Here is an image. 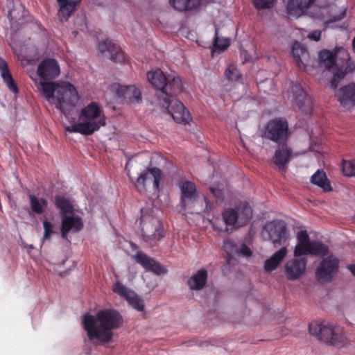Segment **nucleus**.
Masks as SVG:
<instances>
[{"label": "nucleus", "instance_id": "42", "mask_svg": "<svg viewBox=\"0 0 355 355\" xmlns=\"http://www.w3.org/2000/svg\"><path fill=\"white\" fill-rule=\"evenodd\" d=\"M225 75L231 80H236L240 77V72L234 65H230L225 71Z\"/></svg>", "mask_w": 355, "mask_h": 355}, {"label": "nucleus", "instance_id": "26", "mask_svg": "<svg viewBox=\"0 0 355 355\" xmlns=\"http://www.w3.org/2000/svg\"><path fill=\"white\" fill-rule=\"evenodd\" d=\"M311 182L320 188L324 192H329L332 190L330 181L322 170H318L311 177Z\"/></svg>", "mask_w": 355, "mask_h": 355}, {"label": "nucleus", "instance_id": "15", "mask_svg": "<svg viewBox=\"0 0 355 355\" xmlns=\"http://www.w3.org/2000/svg\"><path fill=\"white\" fill-rule=\"evenodd\" d=\"M288 135V124L283 120L270 121L264 131V137L274 141H279L286 138Z\"/></svg>", "mask_w": 355, "mask_h": 355}, {"label": "nucleus", "instance_id": "31", "mask_svg": "<svg viewBox=\"0 0 355 355\" xmlns=\"http://www.w3.org/2000/svg\"><path fill=\"white\" fill-rule=\"evenodd\" d=\"M292 53L300 67V64L303 67L306 65V62L308 61L309 55L306 50L302 46L300 43L295 42L293 44Z\"/></svg>", "mask_w": 355, "mask_h": 355}, {"label": "nucleus", "instance_id": "36", "mask_svg": "<svg viewBox=\"0 0 355 355\" xmlns=\"http://www.w3.org/2000/svg\"><path fill=\"white\" fill-rule=\"evenodd\" d=\"M230 44V41L227 38L216 37L213 49L214 53H220L225 50Z\"/></svg>", "mask_w": 355, "mask_h": 355}, {"label": "nucleus", "instance_id": "5", "mask_svg": "<svg viewBox=\"0 0 355 355\" xmlns=\"http://www.w3.org/2000/svg\"><path fill=\"white\" fill-rule=\"evenodd\" d=\"M252 209L247 205L239 206L236 209L228 208L223 212V218L225 225V228L218 225L216 222L213 226L219 231L228 232L245 225L252 217Z\"/></svg>", "mask_w": 355, "mask_h": 355}, {"label": "nucleus", "instance_id": "1", "mask_svg": "<svg viewBox=\"0 0 355 355\" xmlns=\"http://www.w3.org/2000/svg\"><path fill=\"white\" fill-rule=\"evenodd\" d=\"M122 323V318L114 310L106 309L95 315H85L83 320L84 329L89 339L96 344H103L112 340L113 329Z\"/></svg>", "mask_w": 355, "mask_h": 355}, {"label": "nucleus", "instance_id": "22", "mask_svg": "<svg viewBox=\"0 0 355 355\" xmlns=\"http://www.w3.org/2000/svg\"><path fill=\"white\" fill-rule=\"evenodd\" d=\"M81 0H56L59 6L58 15L65 21L75 12Z\"/></svg>", "mask_w": 355, "mask_h": 355}, {"label": "nucleus", "instance_id": "19", "mask_svg": "<svg viewBox=\"0 0 355 355\" xmlns=\"http://www.w3.org/2000/svg\"><path fill=\"white\" fill-rule=\"evenodd\" d=\"M306 266V261L303 259H292L287 261L284 266L287 277L292 280L300 278L305 272Z\"/></svg>", "mask_w": 355, "mask_h": 355}, {"label": "nucleus", "instance_id": "45", "mask_svg": "<svg viewBox=\"0 0 355 355\" xmlns=\"http://www.w3.org/2000/svg\"><path fill=\"white\" fill-rule=\"evenodd\" d=\"M321 32L319 31H315L308 35V37L315 41H318L320 38Z\"/></svg>", "mask_w": 355, "mask_h": 355}, {"label": "nucleus", "instance_id": "43", "mask_svg": "<svg viewBox=\"0 0 355 355\" xmlns=\"http://www.w3.org/2000/svg\"><path fill=\"white\" fill-rule=\"evenodd\" d=\"M236 254H241L245 257H249L252 255V251L248 246L243 245L239 249L237 248Z\"/></svg>", "mask_w": 355, "mask_h": 355}, {"label": "nucleus", "instance_id": "25", "mask_svg": "<svg viewBox=\"0 0 355 355\" xmlns=\"http://www.w3.org/2000/svg\"><path fill=\"white\" fill-rule=\"evenodd\" d=\"M147 78L155 88L162 92L167 85V78L159 69L148 72Z\"/></svg>", "mask_w": 355, "mask_h": 355}, {"label": "nucleus", "instance_id": "29", "mask_svg": "<svg viewBox=\"0 0 355 355\" xmlns=\"http://www.w3.org/2000/svg\"><path fill=\"white\" fill-rule=\"evenodd\" d=\"M165 89H166V90H163L162 93H164L166 95H168V92H170L171 93H174V94L180 92L183 89L182 80L180 79V78L178 76H175V75H173L172 76H170L167 78V85ZM164 96H163V94H162V95L160 96V101L163 100ZM167 96L169 97L168 96Z\"/></svg>", "mask_w": 355, "mask_h": 355}, {"label": "nucleus", "instance_id": "27", "mask_svg": "<svg viewBox=\"0 0 355 355\" xmlns=\"http://www.w3.org/2000/svg\"><path fill=\"white\" fill-rule=\"evenodd\" d=\"M207 279V270L201 269L188 279V286L191 290H200L205 286Z\"/></svg>", "mask_w": 355, "mask_h": 355}, {"label": "nucleus", "instance_id": "18", "mask_svg": "<svg viewBox=\"0 0 355 355\" xmlns=\"http://www.w3.org/2000/svg\"><path fill=\"white\" fill-rule=\"evenodd\" d=\"M336 96L343 107L349 109L354 107L355 105V83L339 89L336 92Z\"/></svg>", "mask_w": 355, "mask_h": 355}, {"label": "nucleus", "instance_id": "23", "mask_svg": "<svg viewBox=\"0 0 355 355\" xmlns=\"http://www.w3.org/2000/svg\"><path fill=\"white\" fill-rule=\"evenodd\" d=\"M287 253V247L283 246L275 252L269 259L266 260L264 263V270L267 272H271L275 270L286 257Z\"/></svg>", "mask_w": 355, "mask_h": 355}, {"label": "nucleus", "instance_id": "34", "mask_svg": "<svg viewBox=\"0 0 355 355\" xmlns=\"http://www.w3.org/2000/svg\"><path fill=\"white\" fill-rule=\"evenodd\" d=\"M332 336V341H331V344L332 345L343 347L348 343V339L343 331V329L340 326H335Z\"/></svg>", "mask_w": 355, "mask_h": 355}, {"label": "nucleus", "instance_id": "2", "mask_svg": "<svg viewBox=\"0 0 355 355\" xmlns=\"http://www.w3.org/2000/svg\"><path fill=\"white\" fill-rule=\"evenodd\" d=\"M35 84L42 96L64 114L71 110L79 101L76 87L69 82H42L35 80Z\"/></svg>", "mask_w": 355, "mask_h": 355}, {"label": "nucleus", "instance_id": "17", "mask_svg": "<svg viewBox=\"0 0 355 355\" xmlns=\"http://www.w3.org/2000/svg\"><path fill=\"white\" fill-rule=\"evenodd\" d=\"M336 53L338 55L340 54V59L347 60V65L345 72H337L331 80L329 86L333 89L338 86V81L343 78L346 73H351L355 71V63L350 59L349 54L345 49L343 47H338L336 49Z\"/></svg>", "mask_w": 355, "mask_h": 355}, {"label": "nucleus", "instance_id": "40", "mask_svg": "<svg viewBox=\"0 0 355 355\" xmlns=\"http://www.w3.org/2000/svg\"><path fill=\"white\" fill-rule=\"evenodd\" d=\"M143 230L144 234H146L148 236H153L155 239H159L163 235H162V230L159 227V225L155 227V231L153 232L150 230V227L148 225L146 224L143 227Z\"/></svg>", "mask_w": 355, "mask_h": 355}, {"label": "nucleus", "instance_id": "30", "mask_svg": "<svg viewBox=\"0 0 355 355\" xmlns=\"http://www.w3.org/2000/svg\"><path fill=\"white\" fill-rule=\"evenodd\" d=\"M291 156V150L286 146L277 150L274 157V163L281 169H284L289 162Z\"/></svg>", "mask_w": 355, "mask_h": 355}, {"label": "nucleus", "instance_id": "9", "mask_svg": "<svg viewBox=\"0 0 355 355\" xmlns=\"http://www.w3.org/2000/svg\"><path fill=\"white\" fill-rule=\"evenodd\" d=\"M163 96H164L161 101V103L163 107H166L173 120L178 123H189L191 120V116L182 103L173 97H168L164 93Z\"/></svg>", "mask_w": 355, "mask_h": 355}, {"label": "nucleus", "instance_id": "21", "mask_svg": "<svg viewBox=\"0 0 355 355\" xmlns=\"http://www.w3.org/2000/svg\"><path fill=\"white\" fill-rule=\"evenodd\" d=\"M99 52L112 60L121 62L123 60V55L118 46L111 41L101 42L98 46Z\"/></svg>", "mask_w": 355, "mask_h": 355}, {"label": "nucleus", "instance_id": "6", "mask_svg": "<svg viewBox=\"0 0 355 355\" xmlns=\"http://www.w3.org/2000/svg\"><path fill=\"white\" fill-rule=\"evenodd\" d=\"M262 237L271 241L275 247L282 245H288L289 234L284 222L281 220L270 221L266 224L262 233Z\"/></svg>", "mask_w": 355, "mask_h": 355}, {"label": "nucleus", "instance_id": "38", "mask_svg": "<svg viewBox=\"0 0 355 355\" xmlns=\"http://www.w3.org/2000/svg\"><path fill=\"white\" fill-rule=\"evenodd\" d=\"M343 172L346 176L355 175V159L352 161L343 162Z\"/></svg>", "mask_w": 355, "mask_h": 355}, {"label": "nucleus", "instance_id": "12", "mask_svg": "<svg viewBox=\"0 0 355 355\" xmlns=\"http://www.w3.org/2000/svg\"><path fill=\"white\" fill-rule=\"evenodd\" d=\"M107 92L112 94L114 98L123 97L132 103H138L141 101V91L135 85L125 86L114 83L108 87Z\"/></svg>", "mask_w": 355, "mask_h": 355}, {"label": "nucleus", "instance_id": "16", "mask_svg": "<svg viewBox=\"0 0 355 355\" xmlns=\"http://www.w3.org/2000/svg\"><path fill=\"white\" fill-rule=\"evenodd\" d=\"M336 325L330 323H311L309 326L310 334L324 342L331 343Z\"/></svg>", "mask_w": 355, "mask_h": 355}, {"label": "nucleus", "instance_id": "28", "mask_svg": "<svg viewBox=\"0 0 355 355\" xmlns=\"http://www.w3.org/2000/svg\"><path fill=\"white\" fill-rule=\"evenodd\" d=\"M0 73L4 83L8 89L15 94L18 92V88L10 73L6 62L0 58Z\"/></svg>", "mask_w": 355, "mask_h": 355}, {"label": "nucleus", "instance_id": "50", "mask_svg": "<svg viewBox=\"0 0 355 355\" xmlns=\"http://www.w3.org/2000/svg\"><path fill=\"white\" fill-rule=\"evenodd\" d=\"M28 249H33V245H28Z\"/></svg>", "mask_w": 355, "mask_h": 355}, {"label": "nucleus", "instance_id": "39", "mask_svg": "<svg viewBox=\"0 0 355 355\" xmlns=\"http://www.w3.org/2000/svg\"><path fill=\"white\" fill-rule=\"evenodd\" d=\"M223 250L230 256L234 255L237 252V247L235 243L230 239H225L224 241Z\"/></svg>", "mask_w": 355, "mask_h": 355}, {"label": "nucleus", "instance_id": "46", "mask_svg": "<svg viewBox=\"0 0 355 355\" xmlns=\"http://www.w3.org/2000/svg\"><path fill=\"white\" fill-rule=\"evenodd\" d=\"M202 206V204H198L196 202H194L193 204H190V205H188L187 207V209L184 210V211H187V210H189V211H191V212H195V213H197L196 211H195V207H200Z\"/></svg>", "mask_w": 355, "mask_h": 355}, {"label": "nucleus", "instance_id": "14", "mask_svg": "<svg viewBox=\"0 0 355 355\" xmlns=\"http://www.w3.org/2000/svg\"><path fill=\"white\" fill-rule=\"evenodd\" d=\"M37 73L39 78H35L33 80L46 82L45 80L57 78L60 73V67L57 60L47 58L40 63Z\"/></svg>", "mask_w": 355, "mask_h": 355}, {"label": "nucleus", "instance_id": "44", "mask_svg": "<svg viewBox=\"0 0 355 355\" xmlns=\"http://www.w3.org/2000/svg\"><path fill=\"white\" fill-rule=\"evenodd\" d=\"M295 91L298 93V96L295 98V103L298 104L301 103L302 100L305 99V94L303 90L298 87H295Z\"/></svg>", "mask_w": 355, "mask_h": 355}, {"label": "nucleus", "instance_id": "49", "mask_svg": "<svg viewBox=\"0 0 355 355\" xmlns=\"http://www.w3.org/2000/svg\"><path fill=\"white\" fill-rule=\"evenodd\" d=\"M345 14H346L345 10H343L342 12L340 13V15H339V17L336 18V20H340V19H343L345 17Z\"/></svg>", "mask_w": 355, "mask_h": 355}, {"label": "nucleus", "instance_id": "37", "mask_svg": "<svg viewBox=\"0 0 355 355\" xmlns=\"http://www.w3.org/2000/svg\"><path fill=\"white\" fill-rule=\"evenodd\" d=\"M43 227H44V235L41 239L42 243H44V242L46 240H49L51 237V236L55 233L54 229H53V225L47 220H44L43 222Z\"/></svg>", "mask_w": 355, "mask_h": 355}, {"label": "nucleus", "instance_id": "3", "mask_svg": "<svg viewBox=\"0 0 355 355\" xmlns=\"http://www.w3.org/2000/svg\"><path fill=\"white\" fill-rule=\"evenodd\" d=\"M106 125V118L98 103L92 101L83 107L78 114L76 122L65 125L66 131L91 135Z\"/></svg>", "mask_w": 355, "mask_h": 355}, {"label": "nucleus", "instance_id": "20", "mask_svg": "<svg viewBox=\"0 0 355 355\" xmlns=\"http://www.w3.org/2000/svg\"><path fill=\"white\" fill-rule=\"evenodd\" d=\"M135 257L137 261L147 270H150L157 275L165 274L167 272V270L159 263L142 252H139Z\"/></svg>", "mask_w": 355, "mask_h": 355}, {"label": "nucleus", "instance_id": "33", "mask_svg": "<svg viewBox=\"0 0 355 355\" xmlns=\"http://www.w3.org/2000/svg\"><path fill=\"white\" fill-rule=\"evenodd\" d=\"M29 200L31 210L37 214H42L48 205L46 200L38 198L33 194L29 195Z\"/></svg>", "mask_w": 355, "mask_h": 355}, {"label": "nucleus", "instance_id": "24", "mask_svg": "<svg viewBox=\"0 0 355 355\" xmlns=\"http://www.w3.org/2000/svg\"><path fill=\"white\" fill-rule=\"evenodd\" d=\"M83 227V223L78 216H65L62 223V236L65 238L69 231H78Z\"/></svg>", "mask_w": 355, "mask_h": 355}, {"label": "nucleus", "instance_id": "32", "mask_svg": "<svg viewBox=\"0 0 355 355\" xmlns=\"http://www.w3.org/2000/svg\"><path fill=\"white\" fill-rule=\"evenodd\" d=\"M336 48L334 52H331L328 50L322 51L320 53V58L324 66L330 69L335 64L336 59L340 58V54L338 55L336 53Z\"/></svg>", "mask_w": 355, "mask_h": 355}, {"label": "nucleus", "instance_id": "13", "mask_svg": "<svg viewBox=\"0 0 355 355\" xmlns=\"http://www.w3.org/2000/svg\"><path fill=\"white\" fill-rule=\"evenodd\" d=\"M112 291L124 298L128 304L137 311H141L144 309L143 300L135 291L126 287L121 282L116 281L113 286Z\"/></svg>", "mask_w": 355, "mask_h": 355}, {"label": "nucleus", "instance_id": "35", "mask_svg": "<svg viewBox=\"0 0 355 355\" xmlns=\"http://www.w3.org/2000/svg\"><path fill=\"white\" fill-rule=\"evenodd\" d=\"M55 205L64 214L69 213L72 211V206L70 202L63 196H57L55 198Z\"/></svg>", "mask_w": 355, "mask_h": 355}, {"label": "nucleus", "instance_id": "48", "mask_svg": "<svg viewBox=\"0 0 355 355\" xmlns=\"http://www.w3.org/2000/svg\"><path fill=\"white\" fill-rule=\"evenodd\" d=\"M348 268L352 272V274L355 276V265L349 266Z\"/></svg>", "mask_w": 355, "mask_h": 355}, {"label": "nucleus", "instance_id": "11", "mask_svg": "<svg viewBox=\"0 0 355 355\" xmlns=\"http://www.w3.org/2000/svg\"><path fill=\"white\" fill-rule=\"evenodd\" d=\"M162 179L161 171L157 168L148 169L137 178L136 187L139 191H159V184Z\"/></svg>", "mask_w": 355, "mask_h": 355}, {"label": "nucleus", "instance_id": "41", "mask_svg": "<svg viewBox=\"0 0 355 355\" xmlns=\"http://www.w3.org/2000/svg\"><path fill=\"white\" fill-rule=\"evenodd\" d=\"M254 5L258 10L268 9L272 8L275 0H253Z\"/></svg>", "mask_w": 355, "mask_h": 355}, {"label": "nucleus", "instance_id": "47", "mask_svg": "<svg viewBox=\"0 0 355 355\" xmlns=\"http://www.w3.org/2000/svg\"><path fill=\"white\" fill-rule=\"evenodd\" d=\"M211 191L217 199L220 198L221 190L219 189L211 188Z\"/></svg>", "mask_w": 355, "mask_h": 355}, {"label": "nucleus", "instance_id": "4", "mask_svg": "<svg viewBox=\"0 0 355 355\" xmlns=\"http://www.w3.org/2000/svg\"><path fill=\"white\" fill-rule=\"evenodd\" d=\"M288 14L299 17L305 13L313 17L324 15L327 6V0H284Z\"/></svg>", "mask_w": 355, "mask_h": 355}, {"label": "nucleus", "instance_id": "10", "mask_svg": "<svg viewBox=\"0 0 355 355\" xmlns=\"http://www.w3.org/2000/svg\"><path fill=\"white\" fill-rule=\"evenodd\" d=\"M321 256L322 259L317 268L316 275L320 281L329 282L338 272L339 261L327 248L324 255Z\"/></svg>", "mask_w": 355, "mask_h": 355}, {"label": "nucleus", "instance_id": "8", "mask_svg": "<svg viewBox=\"0 0 355 355\" xmlns=\"http://www.w3.org/2000/svg\"><path fill=\"white\" fill-rule=\"evenodd\" d=\"M297 243L293 254L300 257L305 254L324 255L327 247L317 241H310L306 230H300L297 234Z\"/></svg>", "mask_w": 355, "mask_h": 355}, {"label": "nucleus", "instance_id": "7", "mask_svg": "<svg viewBox=\"0 0 355 355\" xmlns=\"http://www.w3.org/2000/svg\"><path fill=\"white\" fill-rule=\"evenodd\" d=\"M181 202L180 205L182 210H185L188 205L196 202L202 204L200 207H195L197 214L205 212L208 209V203L203 196L198 195L196 188L193 183L191 182H184L180 185Z\"/></svg>", "mask_w": 355, "mask_h": 355}]
</instances>
